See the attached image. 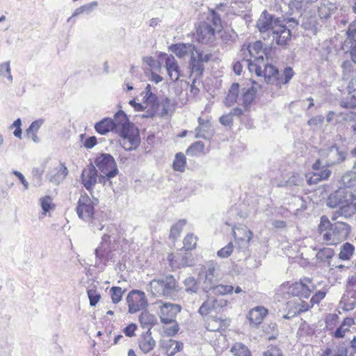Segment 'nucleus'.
I'll list each match as a JSON object with an SVG mask.
<instances>
[{
    "label": "nucleus",
    "instance_id": "34",
    "mask_svg": "<svg viewBox=\"0 0 356 356\" xmlns=\"http://www.w3.org/2000/svg\"><path fill=\"white\" fill-rule=\"evenodd\" d=\"M118 131L122 138H140L137 129L130 122L122 126Z\"/></svg>",
    "mask_w": 356,
    "mask_h": 356
},
{
    "label": "nucleus",
    "instance_id": "10",
    "mask_svg": "<svg viewBox=\"0 0 356 356\" xmlns=\"http://www.w3.org/2000/svg\"><path fill=\"white\" fill-rule=\"evenodd\" d=\"M218 264L213 261L207 262L201 268V271L204 273V280L203 281V290L209 292L211 288L218 281L219 275L218 273Z\"/></svg>",
    "mask_w": 356,
    "mask_h": 356
},
{
    "label": "nucleus",
    "instance_id": "28",
    "mask_svg": "<svg viewBox=\"0 0 356 356\" xmlns=\"http://www.w3.org/2000/svg\"><path fill=\"white\" fill-rule=\"evenodd\" d=\"M232 10L234 15H243L251 9V4L249 0H234L231 3Z\"/></svg>",
    "mask_w": 356,
    "mask_h": 356
},
{
    "label": "nucleus",
    "instance_id": "7",
    "mask_svg": "<svg viewBox=\"0 0 356 356\" xmlns=\"http://www.w3.org/2000/svg\"><path fill=\"white\" fill-rule=\"evenodd\" d=\"M95 165L100 172L99 182L106 186H111L110 179L118 173V169L114 158L109 154L102 153L97 156L94 161Z\"/></svg>",
    "mask_w": 356,
    "mask_h": 356
},
{
    "label": "nucleus",
    "instance_id": "29",
    "mask_svg": "<svg viewBox=\"0 0 356 356\" xmlns=\"http://www.w3.org/2000/svg\"><path fill=\"white\" fill-rule=\"evenodd\" d=\"M95 129L97 133L102 135H104L111 131H115L113 120L110 118H105L95 124Z\"/></svg>",
    "mask_w": 356,
    "mask_h": 356
},
{
    "label": "nucleus",
    "instance_id": "27",
    "mask_svg": "<svg viewBox=\"0 0 356 356\" xmlns=\"http://www.w3.org/2000/svg\"><path fill=\"white\" fill-rule=\"evenodd\" d=\"M138 343L140 349L145 353L150 352L156 346V341L149 330L141 336Z\"/></svg>",
    "mask_w": 356,
    "mask_h": 356
},
{
    "label": "nucleus",
    "instance_id": "63",
    "mask_svg": "<svg viewBox=\"0 0 356 356\" xmlns=\"http://www.w3.org/2000/svg\"><path fill=\"white\" fill-rule=\"evenodd\" d=\"M248 65V69L250 72H254L257 76H262V69L260 65L254 61H252L251 60H246Z\"/></svg>",
    "mask_w": 356,
    "mask_h": 356
},
{
    "label": "nucleus",
    "instance_id": "20",
    "mask_svg": "<svg viewBox=\"0 0 356 356\" xmlns=\"http://www.w3.org/2000/svg\"><path fill=\"white\" fill-rule=\"evenodd\" d=\"M343 69V79H349L348 90L349 94L356 91V67L353 66L350 61H344L341 65Z\"/></svg>",
    "mask_w": 356,
    "mask_h": 356
},
{
    "label": "nucleus",
    "instance_id": "3",
    "mask_svg": "<svg viewBox=\"0 0 356 356\" xmlns=\"http://www.w3.org/2000/svg\"><path fill=\"white\" fill-rule=\"evenodd\" d=\"M323 240L327 245H337L345 241L351 231V227L346 222L337 221L332 223L329 218L323 216L318 226Z\"/></svg>",
    "mask_w": 356,
    "mask_h": 356
},
{
    "label": "nucleus",
    "instance_id": "21",
    "mask_svg": "<svg viewBox=\"0 0 356 356\" xmlns=\"http://www.w3.org/2000/svg\"><path fill=\"white\" fill-rule=\"evenodd\" d=\"M165 66L170 80L177 81L181 76V70L177 60L172 55H165Z\"/></svg>",
    "mask_w": 356,
    "mask_h": 356
},
{
    "label": "nucleus",
    "instance_id": "36",
    "mask_svg": "<svg viewBox=\"0 0 356 356\" xmlns=\"http://www.w3.org/2000/svg\"><path fill=\"white\" fill-rule=\"evenodd\" d=\"M239 93V84L238 83H234L232 84L229 92L225 98V104L227 106H232L234 103L236 102V100L238 97Z\"/></svg>",
    "mask_w": 356,
    "mask_h": 356
},
{
    "label": "nucleus",
    "instance_id": "14",
    "mask_svg": "<svg viewBox=\"0 0 356 356\" xmlns=\"http://www.w3.org/2000/svg\"><path fill=\"white\" fill-rule=\"evenodd\" d=\"M227 300L223 298H209L199 308L198 312L202 316H207L212 312H218L226 307Z\"/></svg>",
    "mask_w": 356,
    "mask_h": 356
},
{
    "label": "nucleus",
    "instance_id": "62",
    "mask_svg": "<svg viewBox=\"0 0 356 356\" xmlns=\"http://www.w3.org/2000/svg\"><path fill=\"white\" fill-rule=\"evenodd\" d=\"M234 246L232 242H229L226 246L219 250L217 255L220 258H227L233 252Z\"/></svg>",
    "mask_w": 356,
    "mask_h": 356
},
{
    "label": "nucleus",
    "instance_id": "59",
    "mask_svg": "<svg viewBox=\"0 0 356 356\" xmlns=\"http://www.w3.org/2000/svg\"><path fill=\"white\" fill-rule=\"evenodd\" d=\"M110 292L113 302L117 304L122 300L124 291H122V288L120 286H113Z\"/></svg>",
    "mask_w": 356,
    "mask_h": 356
},
{
    "label": "nucleus",
    "instance_id": "9",
    "mask_svg": "<svg viewBox=\"0 0 356 356\" xmlns=\"http://www.w3.org/2000/svg\"><path fill=\"white\" fill-rule=\"evenodd\" d=\"M287 289V293L293 296L308 298L314 289V284L311 279L304 277L299 282L290 284Z\"/></svg>",
    "mask_w": 356,
    "mask_h": 356
},
{
    "label": "nucleus",
    "instance_id": "31",
    "mask_svg": "<svg viewBox=\"0 0 356 356\" xmlns=\"http://www.w3.org/2000/svg\"><path fill=\"white\" fill-rule=\"evenodd\" d=\"M189 66L191 68V73L195 76V79L200 77L204 70L203 63L197 58L195 54L191 56L189 62ZM195 80H194L195 81Z\"/></svg>",
    "mask_w": 356,
    "mask_h": 356
},
{
    "label": "nucleus",
    "instance_id": "33",
    "mask_svg": "<svg viewBox=\"0 0 356 356\" xmlns=\"http://www.w3.org/2000/svg\"><path fill=\"white\" fill-rule=\"evenodd\" d=\"M198 127L195 129V137L204 139L209 138L207 130L211 128L209 121L200 117L198 118Z\"/></svg>",
    "mask_w": 356,
    "mask_h": 356
},
{
    "label": "nucleus",
    "instance_id": "47",
    "mask_svg": "<svg viewBox=\"0 0 356 356\" xmlns=\"http://www.w3.org/2000/svg\"><path fill=\"white\" fill-rule=\"evenodd\" d=\"M339 323V316L336 314H329L325 318V327L329 333L333 332Z\"/></svg>",
    "mask_w": 356,
    "mask_h": 356
},
{
    "label": "nucleus",
    "instance_id": "6",
    "mask_svg": "<svg viewBox=\"0 0 356 356\" xmlns=\"http://www.w3.org/2000/svg\"><path fill=\"white\" fill-rule=\"evenodd\" d=\"M320 159L313 164V169L318 170L321 168L330 167L342 163L347 157V152L337 146L331 145L319 150Z\"/></svg>",
    "mask_w": 356,
    "mask_h": 356
},
{
    "label": "nucleus",
    "instance_id": "30",
    "mask_svg": "<svg viewBox=\"0 0 356 356\" xmlns=\"http://www.w3.org/2000/svg\"><path fill=\"white\" fill-rule=\"evenodd\" d=\"M334 3L330 2H322L318 8V14L321 19H327L337 10Z\"/></svg>",
    "mask_w": 356,
    "mask_h": 356
},
{
    "label": "nucleus",
    "instance_id": "64",
    "mask_svg": "<svg viewBox=\"0 0 356 356\" xmlns=\"http://www.w3.org/2000/svg\"><path fill=\"white\" fill-rule=\"evenodd\" d=\"M264 356H283V353L277 346H270L264 353Z\"/></svg>",
    "mask_w": 356,
    "mask_h": 356
},
{
    "label": "nucleus",
    "instance_id": "26",
    "mask_svg": "<svg viewBox=\"0 0 356 356\" xmlns=\"http://www.w3.org/2000/svg\"><path fill=\"white\" fill-rule=\"evenodd\" d=\"M355 324V321L353 318H346L342 323L333 331L330 332V334L337 339L343 338L346 332L350 330V327Z\"/></svg>",
    "mask_w": 356,
    "mask_h": 356
},
{
    "label": "nucleus",
    "instance_id": "15",
    "mask_svg": "<svg viewBox=\"0 0 356 356\" xmlns=\"http://www.w3.org/2000/svg\"><path fill=\"white\" fill-rule=\"evenodd\" d=\"M81 183L88 191H91L99 180L97 170L92 163L88 164L82 171Z\"/></svg>",
    "mask_w": 356,
    "mask_h": 356
},
{
    "label": "nucleus",
    "instance_id": "44",
    "mask_svg": "<svg viewBox=\"0 0 356 356\" xmlns=\"http://www.w3.org/2000/svg\"><path fill=\"white\" fill-rule=\"evenodd\" d=\"M113 120L115 124V131L116 132L118 131L120 128L122 127V126L130 122L127 115L122 111L117 112Z\"/></svg>",
    "mask_w": 356,
    "mask_h": 356
},
{
    "label": "nucleus",
    "instance_id": "24",
    "mask_svg": "<svg viewBox=\"0 0 356 356\" xmlns=\"http://www.w3.org/2000/svg\"><path fill=\"white\" fill-rule=\"evenodd\" d=\"M171 50L177 56L183 58L186 56L195 54L196 47L192 44L179 43L174 44L171 47Z\"/></svg>",
    "mask_w": 356,
    "mask_h": 356
},
{
    "label": "nucleus",
    "instance_id": "43",
    "mask_svg": "<svg viewBox=\"0 0 356 356\" xmlns=\"http://www.w3.org/2000/svg\"><path fill=\"white\" fill-rule=\"evenodd\" d=\"M341 183L346 188L356 186V172L353 170L348 171L341 177Z\"/></svg>",
    "mask_w": 356,
    "mask_h": 356
},
{
    "label": "nucleus",
    "instance_id": "18",
    "mask_svg": "<svg viewBox=\"0 0 356 356\" xmlns=\"http://www.w3.org/2000/svg\"><path fill=\"white\" fill-rule=\"evenodd\" d=\"M233 234L237 243L239 244L241 248L246 249L252 239V232L245 226L232 228Z\"/></svg>",
    "mask_w": 356,
    "mask_h": 356
},
{
    "label": "nucleus",
    "instance_id": "35",
    "mask_svg": "<svg viewBox=\"0 0 356 356\" xmlns=\"http://www.w3.org/2000/svg\"><path fill=\"white\" fill-rule=\"evenodd\" d=\"M139 322L143 328H147L150 331V328L156 323L155 316L147 311L143 312L139 317Z\"/></svg>",
    "mask_w": 356,
    "mask_h": 356
},
{
    "label": "nucleus",
    "instance_id": "4",
    "mask_svg": "<svg viewBox=\"0 0 356 356\" xmlns=\"http://www.w3.org/2000/svg\"><path fill=\"white\" fill-rule=\"evenodd\" d=\"M209 12L205 19L201 22L197 29V40L202 44H212L216 39V33L221 31L222 20L214 10Z\"/></svg>",
    "mask_w": 356,
    "mask_h": 356
},
{
    "label": "nucleus",
    "instance_id": "54",
    "mask_svg": "<svg viewBox=\"0 0 356 356\" xmlns=\"http://www.w3.org/2000/svg\"><path fill=\"white\" fill-rule=\"evenodd\" d=\"M348 38L346 40V43L350 44V49L352 48V44L356 43V22L350 24L347 30Z\"/></svg>",
    "mask_w": 356,
    "mask_h": 356
},
{
    "label": "nucleus",
    "instance_id": "58",
    "mask_svg": "<svg viewBox=\"0 0 356 356\" xmlns=\"http://www.w3.org/2000/svg\"><path fill=\"white\" fill-rule=\"evenodd\" d=\"M314 333V329L312 326L308 324L306 321L301 323L298 334L300 336H310Z\"/></svg>",
    "mask_w": 356,
    "mask_h": 356
},
{
    "label": "nucleus",
    "instance_id": "37",
    "mask_svg": "<svg viewBox=\"0 0 356 356\" xmlns=\"http://www.w3.org/2000/svg\"><path fill=\"white\" fill-rule=\"evenodd\" d=\"M263 43L261 41H256L252 44H250L248 48V51L251 57L255 58L257 62H259L260 60H264V56L260 53L262 52Z\"/></svg>",
    "mask_w": 356,
    "mask_h": 356
},
{
    "label": "nucleus",
    "instance_id": "49",
    "mask_svg": "<svg viewBox=\"0 0 356 356\" xmlns=\"http://www.w3.org/2000/svg\"><path fill=\"white\" fill-rule=\"evenodd\" d=\"M140 143V138H122L120 140L121 146L126 151H131L136 149Z\"/></svg>",
    "mask_w": 356,
    "mask_h": 356
},
{
    "label": "nucleus",
    "instance_id": "12",
    "mask_svg": "<svg viewBox=\"0 0 356 356\" xmlns=\"http://www.w3.org/2000/svg\"><path fill=\"white\" fill-rule=\"evenodd\" d=\"M179 304L165 302L160 307V318L163 324H171L176 321L177 315L181 312Z\"/></svg>",
    "mask_w": 356,
    "mask_h": 356
},
{
    "label": "nucleus",
    "instance_id": "16",
    "mask_svg": "<svg viewBox=\"0 0 356 356\" xmlns=\"http://www.w3.org/2000/svg\"><path fill=\"white\" fill-rule=\"evenodd\" d=\"M356 213V195L352 197L344 203L339 209L333 211L331 220L335 221L339 217L349 218Z\"/></svg>",
    "mask_w": 356,
    "mask_h": 356
},
{
    "label": "nucleus",
    "instance_id": "60",
    "mask_svg": "<svg viewBox=\"0 0 356 356\" xmlns=\"http://www.w3.org/2000/svg\"><path fill=\"white\" fill-rule=\"evenodd\" d=\"M88 296L90 300V305L92 307H94L99 302L101 296L100 294L94 289H90L87 291Z\"/></svg>",
    "mask_w": 356,
    "mask_h": 356
},
{
    "label": "nucleus",
    "instance_id": "51",
    "mask_svg": "<svg viewBox=\"0 0 356 356\" xmlns=\"http://www.w3.org/2000/svg\"><path fill=\"white\" fill-rule=\"evenodd\" d=\"M184 284L187 292L191 293L197 292L198 284L194 277L190 276L186 278L184 281Z\"/></svg>",
    "mask_w": 356,
    "mask_h": 356
},
{
    "label": "nucleus",
    "instance_id": "1",
    "mask_svg": "<svg viewBox=\"0 0 356 356\" xmlns=\"http://www.w3.org/2000/svg\"><path fill=\"white\" fill-rule=\"evenodd\" d=\"M94 204V201L87 194L81 195L76 211L79 218L88 222L90 229L94 233L105 228L101 242L95 250V266L104 270L108 261L113 258V252L118 248V228L114 224L106 225V215L102 211H95Z\"/></svg>",
    "mask_w": 356,
    "mask_h": 356
},
{
    "label": "nucleus",
    "instance_id": "40",
    "mask_svg": "<svg viewBox=\"0 0 356 356\" xmlns=\"http://www.w3.org/2000/svg\"><path fill=\"white\" fill-rule=\"evenodd\" d=\"M321 168L318 170V171L319 172H314L313 176L307 180L309 184H312V183L316 184L318 181L327 179L330 177L332 173L331 170L327 168Z\"/></svg>",
    "mask_w": 356,
    "mask_h": 356
},
{
    "label": "nucleus",
    "instance_id": "13",
    "mask_svg": "<svg viewBox=\"0 0 356 356\" xmlns=\"http://www.w3.org/2000/svg\"><path fill=\"white\" fill-rule=\"evenodd\" d=\"M355 195L344 188H340L332 193L327 199V206L330 208L339 209L344 203Z\"/></svg>",
    "mask_w": 356,
    "mask_h": 356
},
{
    "label": "nucleus",
    "instance_id": "2",
    "mask_svg": "<svg viewBox=\"0 0 356 356\" xmlns=\"http://www.w3.org/2000/svg\"><path fill=\"white\" fill-rule=\"evenodd\" d=\"M280 22L278 18L275 19L273 15L264 10L257 20L256 26L264 40L272 38L271 43L275 42L277 45H285L291 39V33L286 26Z\"/></svg>",
    "mask_w": 356,
    "mask_h": 356
},
{
    "label": "nucleus",
    "instance_id": "11",
    "mask_svg": "<svg viewBox=\"0 0 356 356\" xmlns=\"http://www.w3.org/2000/svg\"><path fill=\"white\" fill-rule=\"evenodd\" d=\"M129 312L134 314L147 305V300L144 292L138 290H132L127 297Z\"/></svg>",
    "mask_w": 356,
    "mask_h": 356
},
{
    "label": "nucleus",
    "instance_id": "22",
    "mask_svg": "<svg viewBox=\"0 0 356 356\" xmlns=\"http://www.w3.org/2000/svg\"><path fill=\"white\" fill-rule=\"evenodd\" d=\"M68 174V170L65 165L63 163H60L58 166L52 168L49 173V181L58 185L61 183L67 177Z\"/></svg>",
    "mask_w": 356,
    "mask_h": 356
},
{
    "label": "nucleus",
    "instance_id": "50",
    "mask_svg": "<svg viewBox=\"0 0 356 356\" xmlns=\"http://www.w3.org/2000/svg\"><path fill=\"white\" fill-rule=\"evenodd\" d=\"M223 321L216 317L211 316L208 319L207 330L212 332L220 330L222 327Z\"/></svg>",
    "mask_w": 356,
    "mask_h": 356
},
{
    "label": "nucleus",
    "instance_id": "8",
    "mask_svg": "<svg viewBox=\"0 0 356 356\" xmlns=\"http://www.w3.org/2000/svg\"><path fill=\"white\" fill-rule=\"evenodd\" d=\"M294 75V72L291 67L284 68L282 74H280L277 68L271 64H266L262 70V76L268 84L281 87L283 84L289 82Z\"/></svg>",
    "mask_w": 356,
    "mask_h": 356
},
{
    "label": "nucleus",
    "instance_id": "41",
    "mask_svg": "<svg viewBox=\"0 0 356 356\" xmlns=\"http://www.w3.org/2000/svg\"><path fill=\"white\" fill-rule=\"evenodd\" d=\"M230 351L234 356H252L248 346L241 342L235 343L231 348Z\"/></svg>",
    "mask_w": 356,
    "mask_h": 356
},
{
    "label": "nucleus",
    "instance_id": "53",
    "mask_svg": "<svg viewBox=\"0 0 356 356\" xmlns=\"http://www.w3.org/2000/svg\"><path fill=\"white\" fill-rule=\"evenodd\" d=\"M204 145L201 141H197L193 143L186 150L188 154L197 156L204 151Z\"/></svg>",
    "mask_w": 356,
    "mask_h": 356
},
{
    "label": "nucleus",
    "instance_id": "32",
    "mask_svg": "<svg viewBox=\"0 0 356 356\" xmlns=\"http://www.w3.org/2000/svg\"><path fill=\"white\" fill-rule=\"evenodd\" d=\"M334 252L332 248H323L320 249L316 253V259L318 262L323 264L327 266H330V260L333 258Z\"/></svg>",
    "mask_w": 356,
    "mask_h": 356
},
{
    "label": "nucleus",
    "instance_id": "56",
    "mask_svg": "<svg viewBox=\"0 0 356 356\" xmlns=\"http://www.w3.org/2000/svg\"><path fill=\"white\" fill-rule=\"evenodd\" d=\"M186 224V221L185 220H180L176 224L172 225L170 229V237L175 238L179 236Z\"/></svg>",
    "mask_w": 356,
    "mask_h": 356
},
{
    "label": "nucleus",
    "instance_id": "17",
    "mask_svg": "<svg viewBox=\"0 0 356 356\" xmlns=\"http://www.w3.org/2000/svg\"><path fill=\"white\" fill-rule=\"evenodd\" d=\"M300 298L293 300H290L286 303L289 308V312L283 316L285 319H289L296 316L297 314L307 311L310 307H313L309 302H307Z\"/></svg>",
    "mask_w": 356,
    "mask_h": 356
},
{
    "label": "nucleus",
    "instance_id": "45",
    "mask_svg": "<svg viewBox=\"0 0 356 356\" xmlns=\"http://www.w3.org/2000/svg\"><path fill=\"white\" fill-rule=\"evenodd\" d=\"M186 165V159L185 155L181 152L176 154L172 165L173 169L183 172L185 170Z\"/></svg>",
    "mask_w": 356,
    "mask_h": 356
},
{
    "label": "nucleus",
    "instance_id": "25",
    "mask_svg": "<svg viewBox=\"0 0 356 356\" xmlns=\"http://www.w3.org/2000/svg\"><path fill=\"white\" fill-rule=\"evenodd\" d=\"M340 306L346 312L352 311L356 308V292L355 291H346L341 299Z\"/></svg>",
    "mask_w": 356,
    "mask_h": 356
},
{
    "label": "nucleus",
    "instance_id": "19",
    "mask_svg": "<svg viewBox=\"0 0 356 356\" xmlns=\"http://www.w3.org/2000/svg\"><path fill=\"white\" fill-rule=\"evenodd\" d=\"M170 265L172 268H179L193 265V257L191 252L179 253L176 255L170 254L168 257Z\"/></svg>",
    "mask_w": 356,
    "mask_h": 356
},
{
    "label": "nucleus",
    "instance_id": "46",
    "mask_svg": "<svg viewBox=\"0 0 356 356\" xmlns=\"http://www.w3.org/2000/svg\"><path fill=\"white\" fill-rule=\"evenodd\" d=\"M234 287L231 285L224 284H214L213 287L211 288V291L215 295H226L232 293Z\"/></svg>",
    "mask_w": 356,
    "mask_h": 356
},
{
    "label": "nucleus",
    "instance_id": "23",
    "mask_svg": "<svg viewBox=\"0 0 356 356\" xmlns=\"http://www.w3.org/2000/svg\"><path fill=\"white\" fill-rule=\"evenodd\" d=\"M267 314L268 310L265 307L259 306L249 312L248 318L251 325H257L262 322Z\"/></svg>",
    "mask_w": 356,
    "mask_h": 356
},
{
    "label": "nucleus",
    "instance_id": "55",
    "mask_svg": "<svg viewBox=\"0 0 356 356\" xmlns=\"http://www.w3.org/2000/svg\"><path fill=\"white\" fill-rule=\"evenodd\" d=\"M0 75L6 76L10 82L13 81L10 61H6L0 64Z\"/></svg>",
    "mask_w": 356,
    "mask_h": 356
},
{
    "label": "nucleus",
    "instance_id": "38",
    "mask_svg": "<svg viewBox=\"0 0 356 356\" xmlns=\"http://www.w3.org/2000/svg\"><path fill=\"white\" fill-rule=\"evenodd\" d=\"M354 252V245L350 243L346 242L341 246L339 258L343 261H348L351 259Z\"/></svg>",
    "mask_w": 356,
    "mask_h": 356
},
{
    "label": "nucleus",
    "instance_id": "39",
    "mask_svg": "<svg viewBox=\"0 0 356 356\" xmlns=\"http://www.w3.org/2000/svg\"><path fill=\"white\" fill-rule=\"evenodd\" d=\"M321 356H355L354 353H348V349L344 347L332 349L326 348L322 353Z\"/></svg>",
    "mask_w": 356,
    "mask_h": 356
},
{
    "label": "nucleus",
    "instance_id": "57",
    "mask_svg": "<svg viewBox=\"0 0 356 356\" xmlns=\"http://www.w3.org/2000/svg\"><path fill=\"white\" fill-rule=\"evenodd\" d=\"M197 238L193 234H189L184 239V248L187 250L194 249L197 244Z\"/></svg>",
    "mask_w": 356,
    "mask_h": 356
},
{
    "label": "nucleus",
    "instance_id": "48",
    "mask_svg": "<svg viewBox=\"0 0 356 356\" xmlns=\"http://www.w3.org/2000/svg\"><path fill=\"white\" fill-rule=\"evenodd\" d=\"M341 115L343 120L348 123L353 133L356 134V113L348 111L346 113H341Z\"/></svg>",
    "mask_w": 356,
    "mask_h": 356
},
{
    "label": "nucleus",
    "instance_id": "42",
    "mask_svg": "<svg viewBox=\"0 0 356 356\" xmlns=\"http://www.w3.org/2000/svg\"><path fill=\"white\" fill-rule=\"evenodd\" d=\"M220 38L223 43L231 45L236 42L238 34L233 29H225L222 31Z\"/></svg>",
    "mask_w": 356,
    "mask_h": 356
},
{
    "label": "nucleus",
    "instance_id": "52",
    "mask_svg": "<svg viewBox=\"0 0 356 356\" xmlns=\"http://www.w3.org/2000/svg\"><path fill=\"white\" fill-rule=\"evenodd\" d=\"M255 97V90L253 88H249L242 95V104L245 108L249 106Z\"/></svg>",
    "mask_w": 356,
    "mask_h": 356
},
{
    "label": "nucleus",
    "instance_id": "61",
    "mask_svg": "<svg viewBox=\"0 0 356 356\" xmlns=\"http://www.w3.org/2000/svg\"><path fill=\"white\" fill-rule=\"evenodd\" d=\"M183 343L177 341H170V350H168V356H173L183 348Z\"/></svg>",
    "mask_w": 356,
    "mask_h": 356
},
{
    "label": "nucleus",
    "instance_id": "5",
    "mask_svg": "<svg viewBox=\"0 0 356 356\" xmlns=\"http://www.w3.org/2000/svg\"><path fill=\"white\" fill-rule=\"evenodd\" d=\"M151 293L154 296H163L173 300L179 298L178 282L172 275L155 278L149 282Z\"/></svg>",
    "mask_w": 356,
    "mask_h": 356
}]
</instances>
